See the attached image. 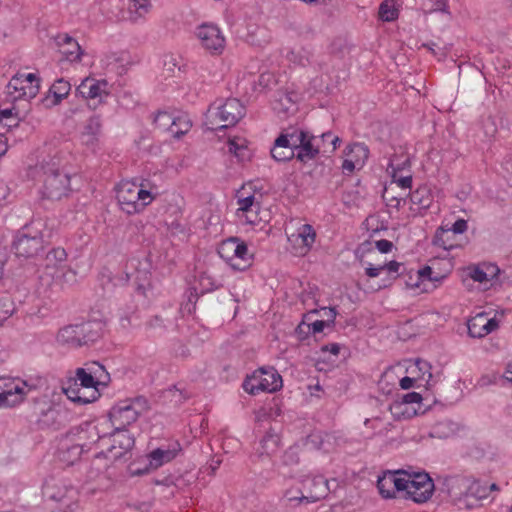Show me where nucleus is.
Returning a JSON list of instances; mask_svg holds the SVG:
<instances>
[{
	"instance_id": "1",
	"label": "nucleus",
	"mask_w": 512,
	"mask_h": 512,
	"mask_svg": "<svg viewBox=\"0 0 512 512\" xmlns=\"http://www.w3.org/2000/svg\"><path fill=\"white\" fill-rule=\"evenodd\" d=\"M104 378H108L104 366L98 362L87 363L62 383V391L72 402L88 404L100 397L98 385L105 383Z\"/></svg>"
},
{
	"instance_id": "2",
	"label": "nucleus",
	"mask_w": 512,
	"mask_h": 512,
	"mask_svg": "<svg viewBox=\"0 0 512 512\" xmlns=\"http://www.w3.org/2000/svg\"><path fill=\"white\" fill-rule=\"evenodd\" d=\"M115 192L120 210L128 215L140 214L159 195L157 186L147 181H121Z\"/></svg>"
},
{
	"instance_id": "3",
	"label": "nucleus",
	"mask_w": 512,
	"mask_h": 512,
	"mask_svg": "<svg viewBox=\"0 0 512 512\" xmlns=\"http://www.w3.org/2000/svg\"><path fill=\"white\" fill-rule=\"evenodd\" d=\"M291 134L298 138L297 143H295V156L301 162L314 159L320 152L324 154L333 153L340 142L339 137L331 132L314 136L303 130H294Z\"/></svg>"
},
{
	"instance_id": "4",
	"label": "nucleus",
	"mask_w": 512,
	"mask_h": 512,
	"mask_svg": "<svg viewBox=\"0 0 512 512\" xmlns=\"http://www.w3.org/2000/svg\"><path fill=\"white\" fill-rule=\"evenodd\" d=\"M387 172L391 176L392 181L389 186L385 187L383 198L386 201L395 202V204L392 205L397 207L400 205V202L403 200V198L402 196L395 197L393 195V185L406 190L410 189L412 184L409 155L404 151H402L400 154H395L390 159Z\"/></svg>"
},
{
	"instance_id": "5",
	"label": "nucleus",
	"mask_w": 512,
	"mask_h": 512,
	"mask_svg": "<svg viewBox=\"0 0 512 512\" xmlns=\"http://www.w3.org/2000/svg\"><path fill=\"white\" fill-rule=\"evenodd\" d=\"M245 115V107L235 98L227 99L221 104H213L208 109L207 120L216 128L235 125Z\"/></svg>"
},
{
	"instance_id": "6",
	"label": "nucleus",
	"mask_w": 512,
	"mask_h": 512,
	"mask_svg": "<svg viewBox=\"0 0 512 512\" xmlns=\"http://www.w3.org/2000/svg\"><path fill=\"white\" fill-rule=\"evenodd\" d=\"M145 409L146 400L143 398L126 399L118 402L109 412V418L115 431L126 430Z\"/></svg>"
},
{
	"instance_id": "7",
	"label": "nucleus",
	"mask_w": 512,
	"mask_h": 512,
	"mask_svg": "<svg viewBox=\"0 0 512 512\" xmlns=\"http://www.w3.org/2000/svg\"><path fill=\"white\" fill-rule=\"evenodd\" d=\"M219 256L234 270L243 271L251 265L252 255L247 244L238 237L223 240L218 248Z\"/></svg>"
},
{
	"instance_id": "8",
	"label": "nucleus",
	"mask_w": 512,
	"mask_h": 512,
	"mask_svg": "<svg viewBox=\"0 0 512 512\" xmlns=\"http://www.w3.org/2000/svg\"><path fill=\"white\" fill-rule=\"evenodd\" d=\"M282 385V377L275 368L261 367L246 377L243 389L251 395H256L259 392H276Z\"/></svg>"
},
{
	"instance_id": "9",
	"label": "nucleus",
	"mask_w": 512,
	"mask_h": 512,
	"mask_svg": "<svg viewBox=\"0 0 512 512\" xmlns=\"http://www.w3.org/2000/svg\"><path fill=\"white\" fill-rule=\"evenodd\" d=\"M403 478L407 480L403 487V497L416 503L429 500L434 492V483L425 472L403 471Z\"/></svg>"
},
{
	"instance_id": "10",
	"label": "nucleus",
	"mask_w": 512,
	"mask_h": 512,
	"mask_svg": "<svg viewBox=\"0 0 512 512\" xmlns=\"http://www.w3.org/2000/svg\"><path fill=\"white\" fill-rule=\"evenodd\" d=\"M40 78L36 73H17L7 87V98L10 101L31 100L39 93Z\"/></svg>"
},
{
	"instance_id": "11",
	"label": "nucleus",
	"mask_w": 512,
	"mask_h": 512,
	"mask_svg": "<svg viewBox=\"0 0 512 512\" xmlns=\"http://www.w3.org/2000/svg\"><path fill=\"white\" fill-rule=\"evenodd\" d=\"M43 171L44 195L51 199H59L69 190L70 177L62 173L59 163L52 160L41 165Z\"/></svg>"
},
{
	"instance_id": "12",
	"label": "nucleus",
	"mask_w": 512,
	"mask_h": 512,
	"mask_svg": "<svg viewBox=\"0 0 512 512\" xmlns=\"http://www.w3.org/2000/svg\"><path fill=\"white\" fill-rule=\"evenodd\" d=\"M35 389L19 378H0V407H13L24 401L27 393Z\"/></svg>"
},
{
	"instance_id": "13",
	"label": "nucleus",
	"mask_w": 512,
	"mask_h": 512,
	"mask_svg": "<svg viewBox=\"0 0 512 512\" xmlns=\"http://www.w3.org/2000/svg\"><path fill=\"white\" fill-rule=\"evenodd\" d=\"M50 237V234L45 235L42 231L25 230L19 231L14 240V249L17 256L30 258L38 254L48 243L44 238Z\"/></svg>"
},
{
	"instance_id": "14",
	"label": "nucleus",
	"mask_w": 512,
	"mask_h": 512,
	"mask_svg": "<svg viewBox=\"0 0 512 512\" xmlns=\"http://www.w3.org/2000/svg\"><path fill=\"white\" fill-rule=\"evenodd\" d=\"M289 250L295 256H305L315 242L316 232L313 226H291L286 231Z\"/></svg>"
},
{
	"instance_id": "15",
	"label": "nucleus",
	"mask_w": 512,
	"mask_h": 512,
	"mask_svg": "<svg viewBox=\"0 0 512 512\" xmlns=\"http://www.w3.org/2000/svg\"><path fill=\"white\" fill-rule=\"evenodd\" d=\"M76 92L84 99L89 100L91 102L90 105L96 108L109 95L108 82L87 77L78 85Z\"/></svg>"
},
{
	"instance_id": "16",
	"label": "nucleus",
	"mask_w": 512,
	"mask_h": 512,
	"mask_svg": "<svg viewBox=\"0 0 512 512\" xmlns=\"http://www.w3.org/2000/svg\"><path fill=\"white\" fill-rule=\"evenodd\" d=\"M445 486L449 496L453 499H461L464 496L475 495L485 497L478 491V482L471 477L455 475L445 479Z\"/></svg>"
},
{
	"instance_id": "17",
	"label": "nucleus",
	"mask_w": 512,
	"mask_h": 512,
	"mask_svg": "<svg viewBox=\"0 0 512 512\" xmlns=\"http://www.w3.org/2000/svg\"><path fill=\"white\" fill-rule=\"evenodd\" d=\"M196 35L204 49L211 54H221L225 48V38L215 25L203 24L198 27Z\"/></svg>"
},
{
	"instance_id": "18",
	"label": "nucleus",
	"mask_w": 512,
	"mask_h": 512,
	"mask_svg": "<svg viewBox=\"0 0 512 512\" xmlns=\"http://www.w3.org/2000/svg\"><path fill=\"white\" fill-rule=\"evenodd\" d=\"M404 470L386 471L379 476L377 481V488L383 498L391 499L396 498L397 494L403 495L404 483L407 480L403 478Z\"/></svg>"
},
{
	"instance_id": "19",
	"label": "nucleus",
	"mask_w": 512,
	"mask_h": 512,
	"mask_svg": "<svg viewBox=\"0 0 512 512\" xmlns=\"http://www.w3.org/2000/svg\"><path fill=\"white\" fill-rule=\"evenodd\" d=\"M237 213L240 217V213L245 215L246 224H255V218H252L249 214L255 213L258 208V204L255 199V187L253 183L244 184L237 191Z\"/></svg>"
},
{
	"instance_id": "20",
	"label": "nucleus",
	"mask_w": 512,
	"mask_h": 512,
	"mask_svg": "<svg viewBox=\"0 0 512 512\" xmlns=\"http://www.w3.org/2000/svg\"><path fill=\"white\" fill-rule=\"evenodd\" d=\"M369 156V149L361 143H354L346 147L345 158L342 164L344 172L352 173L356 169H361Z\"/></svg>"
},
{
	"instance_id": "21",
	"label": "nucleus",
	"mask_w": 512,
	"mask_h": 512,
	"mask_svg": "<svg viewBox=\"0 0 512 512\" xmlns=\"http://www.w3.org/2000/svg\"><path fill=\"white\" fill-rule=\"evenodd\" d=\"M467 327L471 337L482 338L497 330L499 321L496 316L489 318L487 313L481 312L469 319Z\"/></svg>"
},
{
	"instance_id": "22",
	"label": "nucleus",
	"mask_w": 512,
	"mask_h": 512,
	"mask_svg": "<svg viewBox=\"0 0 512 512\" xmlns=\"http://www.w3.org/2000/svg\"><path fill=\"white\" fill-rule=\"evenodd\" d=\"M466 229L467 226H439L433 242L445 250H451L460 244L458 238Z\"/></svg>"
},
{
	"instance_id": "23",
	"label": "nucleus",
	"mask_w": 512,
	"mask_h": 512,
	"mask_svg": "<svg viewBox=\"0 0 512 512\" xmlns=\"http://www.w3.org/2000/svg\"><path fill=\"white\" fill-rule=\"evenodd\" d=\"M298 138L291 133L281 134L271 149L272 157L277 161L290 160L295 156V143Z\"/></svg>"
},
{
	"instance_id": "24",
	"label": "nucleus",
	"mask_w": 512,
	"mask_h": 512,
	"mask_svg": "<svg viewBox=\"0 0 512 512\" xmlns=\"http://www.w3.org/2000/svg\"><path fill=\"white\" fill-rule=\"evenodd\" d=\"M499 272L500 270L497 265L487 262L472 264L463 270V273L467 278L479 283H486L492 280L497 277Z\"/></svg>"
},
{
	"instance_id": "25",
	"label": "nucleus",
	"mask_w": 512,
	"mask_h": 512,
	"mask_svg": "<svg viewBox=\"0 0 512 512\" xmlns=\"http://www.w3.org/2000/svg\"><path fill=\"white\" fill-rule=\"evenodd\" d=\"M102 122L99 116L90 117L80 134L81 144L88 149L95 151L99 145V138L101 134Z\"/></svg>"
},
{
	"instance_id": "26",
	"label": "nucleus",
	"mask_w": 512,
	"mask_h": 512,
	"mask_svg": "<svg viewBox=\"0 0 512 512\" xmlns=\"http://www.w3.org/2000/svg\"><path fill=\"white\" fill-rule=\"evenodd\" d=\"M303 489L306 494H303L301 499L311 502L324 498L329 492L328 482L323 476L307 477L303 481Z\"/></svg>"
},
{
	"instance_id": "27",
	"label": "nucleus",
	"mask_w": 512,
	"mask_h": 512,
	"mask_svg": "<svg viewBox=\"0 0 512 512\" xmlns=\"http://www.w3.org/2000/svg\"><path fill=\"white\" fill-rule=\"evenodd\" d=\"M60 53V62H79L82 58L83 51L79 43L68 35H60L57 40Z\"/></svg>"
},
{
	"instance_id": "28",
	"label": "nucleus",
	"mask_w": 512,
	"mask_h": 512,
	"mask_svg": "<svg viewBox=\"0 0 512 512\" xmlns=\"http://www.w3.org/2000/svg\"><path fill=\"white\" fill-rule=\"evenodd\" d=\"M181 450L182 447L178 441L170 442L167 446H161L150 452V463L152 466L158 468L175 459Z\"/></svg>"
},
{
	"instance_id": "29",
	"label": "nucleus",
	"mask_w": 512,
	"mask_h": 512,
	"mask_svg": "<svg viewBox=\"0 0 512 512\" xmlns=\"http://www.w3.org/2000/svg\"><path fill=\"white\" fill-rule=\"evenodd\" d=\"M67 252L64 248L57 247L50 250L44 259V273L48 276L55 275L58 270L66 265Z\"/></svg>"
},
{
	"instance_id": "30",
	"label": "nucleus",
	"mask_w": 512,
	"mask_h": 512,
	"mask_svg": "<svg viewBox=\"0 0 512 512\" xmlns=\"http://www.w3.org/2000/svg\"><path fill=\"white\" fill-rule=\"evenodd\" d=\"M226 146L228 152L233 154L239 161H246L251 158L248 141L242 136L228 137Z\"/></svg>"
},
{
	"instance_id": "31",
	"label": "nucleus",
	"mask_w": 512,
	"mask_h": 512,
	"mask_svg": "<svg viewBox=\"0 0 512 512\" xmlns=\"http://www.w3.org/2000/svg\"><path fill=\"white\" fill-rule=\"evenodd\" d=\"M79 325L82 346L97 341L104 331V325L100 321H88Z\"/></svg>"
},
{
	"instance_id": "32",
	"label": "nucleus",
	"mask_w": 512,
	"mask_h": 512,
	"mask_svg": "<svg viewBox=\"0 0 512 512\" xmlns=\"http://www.w3.org/2000/svg\"><path fill=\"white\" fill-rule=\"evenodd\" d=\"M80 334L78 324L67 325L58 331L56 340L62 346L80 347L82 346Z\"/></svg>"
},
{
	"instance_id": "33",
	"label": "nucleus",
	"mask_w": 512,
	"mask_h": 512,
	"mask_svg": "<svg viewBox=\"0 0 512 512\" xmlns=\"http://www.w3.org/2000/svg\"><path fill=\"white\" fill-rule=\"evenodd\" d=\"M62 416L59 409L50 406L41 413L38 423L42 428L58 430L64 425Z\"/></svg>"
},
{
	"instance_id": "34",
	"label": "nucleus",
	"mask_w": 512,
	"mask_h": 512,
	"mask_svg": "<svg viewBox=\"0 0 512 512\" xmlns=\"http://www.w3.org/2000/svg\"><path fill=\"white\" fill-rule=\"evenodd\" d=\"M410 201L416 206L415 210L421 211L430 207L432 197L427 187H419L410 194Z\"/></svg>"
},
{
	"instance_id": "35",
	"label": "nucleus",
	"mask_w": 512,
	"mask_h": 512,
	"mask_svg": "<svg viewBox=\"0 0 512 512\" xmlns=\"http://www.w3.org/2000/svg\"><path fill=\"white\" fill-rule=\"evenodd\" d=\"M364 425L366 428L373 430V432L367 435L368 438L378 435H386L391 430V424L389 422H384L380 417L366 419Z\"/></svg>"
},
{
	"instance_id": "36",
	"label": "nucleus",
	"mask_w": 512,
	"mask_h": 512,
	"mask_svg": "<svg viewBox=\"0 0 512 512\" xmlns=\"http://www.w3.org/2000/svg\"><path fill=\"white\" fill-rule=\"evenodd\" d=\"M76 271L69 265H65L63 268L57 271L51 278L53 281L61 286L71 285L76 282Z\"/></svg>"
},
{
	"instance_id": "37",
	"label": "nucleus",
	"mask_w": 512,
	"mask_h": 512,
	"mask_svg": "<svg viewBox=\"0 0 512 512\" xmlns=\"http://www.w3.org/2000/svg\"><path fill=\"white\" fill-rule=\"evenodd\" d=\"M71 90V84L69 81L61 78L56 80L50 88V92L55 97L54 104L60 103L63 99H65Z\"/></svg>"
},
{
	"instance_id": "38",
	"label": "nucleus",
	"mask_w": 512,
	"mask_h": 512,
	"mask_svg": "<svg viewBox=\"0 0 512 512\" xmlns=\"http://www.w3.org/2000/svg\"><path fill=\"white\" fill-rule=\"evenodd\" d=\"M152 7L151 0H130L129 11L133 20L149 13Z\"/></svg>"
},
{
	"instance_id": "39",
	"label": "nucleus",
	"mask_w": 512,
	"mask_h": 512,
	"mask_svg": "<svg viewBox=\"0 0 512 512\" xmlns=\"http://www.w3.org/2000/svg\"><path fill=\"white\" fill-rule=\"evenodd\" d=\"M192 124L187 116H179L175 120L172 121L170 126V132L177 138H180L182 135L187 133Z\"/></svg>"
},
{
	"instance_id": "40",
	"label": "nucleus",
	"mask_w": 512,
	"mask_h": 512,
	"mask_svg": "<svg viewBox=\"0 0 512 512\" xmlns=\"http://www.w3.org/2000/svg\"><path fill=\"white\" fill-rule=\"evenodd\" d=\"M15 312V304L9 296L0 298V327Z\"/></svg>"
},
{
	"instance_id": "41",
	"label": "nucleus",
	"mask_w": 512,
	"mask_h": 512,
	"mask_svg": "<svg viewBox=\"0 0 512 512\" xmlns=\"http://www.w3.org/2000/svg\"><path fill=\"white\" fill-rule=\"evenodd\" d=\"M379 17L383 21H393L398 17V11L395 8L393 0H385L379 8Z\"/></svg>"
},
{
	"instance_id": "42",
	"label": "nucleus",
	"mask_w": 512,
	"mask_h": 512,
	"mask_svg": "<svg viewBox=\"0 0 512 512\" xmlns=\"http://www.w3.org/2000/svg\"><path fill=\"white\" fill-rule=\"evenodd\" d=\"M389 410H390L391 414L397 419L410 418L413 414L416 413L415 409L410 411L408 409L407 405H405V403H403L401 401H394L390 405Z\"/></svg>"
},
{
	"instance_id": "43",
	"label": "nucleus",
	"mask_w": 512,
	"mask_h": 512,
	"mask_svg": "<svg viewBox=\"0 0 512 512\" xmlns=\"http://www.w3.org/2000/svg\"><path fill=\"white\" fill-rule=\"evenodd\" d=\"M289 59L300 66H306L310 63V53L306 50H300L298 52L292 51L289 55Z\"/></svg>"
},
{
	"instance_id": "44",
	"label": "nucleus",
	"mask_w": 512,
	"mask_h": 512,
	"mask_svg": "<svg viewBox=\"0 0 512 512\" xmlns=\"http://www.w3.org/2000/svg\"><path fill=\"white\" fill-rule=\"evenodd\" d=\"M176 118H173L169 113L167 112H158L154 117V123L164 129H169L173 120Z\"/></svg>"
},
{
	"instance_id": "45",
	"label": "nucleus",
	"mask_w": 512,
	"mask_h": 512,
	"mask_svg": "<svg viewBox=\"0 0 512 512\" xmlns=\"http://www.w3.org/2000/svg\"><path fill=\"white\" fill-rule=\"evenodd\" d=\"M277 437L274 435H266L261 440V446L265 453L269 454L277 446Z\"/></svg>"
},
{
	"instance_id": "46",
	"label": "nucleus",
	"mask_w": 512,
	"mask_h": 512,
	"mask_svg": "<svg viewBox=\"0 0 512 512\" xmlns=\"http://www.w3.org/2000/svg\"><path fill=\"white\" fill-rule=\"evenodd\" d=\"M431 274H434V271H433L432 267H430V266H425L422 269H419L416 272L417 281L414 284H411V286L419 287V282L420 281L421 282L428 281L429 278L431 277Z\"/></svg>"
},
{
	"instance_id": "47",
	"label": "nucleus",
	"mask_w": 512,
	"mask_h": 512,
	"mask_svg": "<svg viewBox=\"0 0 512 512\" xmlns=\"http://www.w3.org/2000/svg\"><path fill=\"white\" fill-rule=\"evenodd\" d=\"M83 452V447L80 444L72 445L71 447L67 448V451L64 452V455L67 454V459L69 462L73 463L76 461L80 455Z\"/></svg>"
},
{
	"instance_id": "48",
	"label": "nucleus",
	"mask_w": 512,
	"mask_h": 512,
	"mask_svg": "<svg viewBox=\"0 0 512 512\" xmlns=\"http://www.w3.org/2000/svg\"><path fill=\"white\" fill-rule=\"evenodd\" d=\"M448 0H428V8L430 12H447Z\"/></svg>"
},
{
	"instance_id": "49",
	"label": "nucleus",
	"mask_w": 512,
	"mask_h": 512,
	"mask_svg": "<svg viewBox=\"0 0 512 512\" xmlns=\"http://www.w3.org/2000/svg\"><path fill=\"white\" fill-rule=\"evenodd\" d=\"M422 401V396L417 392H409L402 397L401 402L405 403V405L420 403Z\"/></svg>"
},
{
	"instance_id": "50",
	"label": "nucleus",
	"mask_w": 512,
	"mask_h": 512,
	"mask_svg": "<svg viewBox=\"0 0 512 512\" xmlns=\"http://www.w3.org/2000/svg\"><path fill=\"white\" fill-rule=\"evenodd\" d=\"M323 311V317H325V321L329 324V325H332L334 324V320L336 318V315H337V312H336V309L335 308H322L321 309Z\"/></svg>"
},
{
	"instance_id": "51",
	"label": "nucleus",
	"mask_w": 512,
	"mask_h": 512,
	"mask_svg": "<svg viewBox=\"0 0 512 512\" xmlns=\"http://www.w3.org/2000/svg\"><path fill=\"white\" fill-rule=\"evenodd\" d=\"M375 246L381 253H389L392 250L393 244L391 241L382 239L376 241Z\"/></svg>"
},
{
	"instance_id": "52",
	"label": "nucleus",
	"mask_w": 512,
	"mask_h": 512,
	"mask_svg": "<svg viewBox=\"0 0 512 512\" xmlns=\"http://www.w3.org/2000/svg\"><path fill=\"white\" fill-rule=\"evenodd\" d=\"M382 271H384V267L382 265L373 266L372 264H369V266L365 268V274L370 278L379 276Z\"/></svg>"
},
{
	"instance_id": "53",
	"label": "nucleus",
	"mask_w": 512,
	"mask_h": 512,
	"mask_svg": "<svg viewBox=\"0 0 512 512\" xmlns=\"http://www.w3.org/2000/svg\"><path fill=\"white\" fill-rule=\"evenodd\" d=\"M325 326H330L325 320H316L311 324V329L314 334L323 331Z\"/></svg>"
},
{
	"instance_id": "54",
	"label": "nucleus",
	"mask_w": 512,
	"mask_h": 512,
	"mask_svg": "<svg viewBox=\"0 0 512 512\" xmlns=\"http://www.w3.org/2000/svg\"><path fill=\"white\" fill-rule=\"evenodd\" d=\"M382 266L384 267V270H387L390 273H398L402 265L397 261H390Z\"/></svg>"
},
{
	"instance_id": "55",
	"label": "nucleus",
	"mask_w": 512,
	"mask_h": 512,
	"mask_svg": "<svg viewBox=\"0 0 512 512\" xmlns=\"http://www.w3.org/2000/svg\"><path fill=\"white\" fill-rule=\"evenodd\" d=\"M274 80V77L271 73H262L259 76V84L264 87L269 86V84Z\"/></svg>"
},
{
	"instance_id": "56",
	"label": "nucleus",
	"mask_w": 512,
	"mask_h": 512,
	"mask_svg": "<svg viewBox=\"0 0 512 512\" xmlns=\"http://www.w3.org/2000/svg\"><path fill=\"white\" fill-rule=\"evenodd\" d=\"M321 350L323 352H330L331 354L333 355H338L339 354V351H340V346L339 344L337 343H332V344H329V345H324L322 346Z\"/></svg>"
},
{
	"instance_id": "57",
	"label": "nucleus",
	"mask_w": 512,
	"mask_h": 512,
	"mask_svg": "<svg viewBox=\"0 0 512 512\" xmlns=\"http://www.w3.org/2000/svg\"><path fill=\"white\" fill-rule=\"evenodd\" d=\"M415 379L411 377H403L400 380V387L404 390L411 388L414 384Z\"/></svg>"
},
{
	"instance_id": "58",
	"label": "nucleus",
	"mask_w": 512,
	"mask_h": 512,
	"mask_svg": "<svg viewBox=\"0 0 512 512\" xmlns=\"http://www.w3.org/2000/svg\"><path fill=\"white\" fill-rule=\"evenodd\" d=\"M372 243L370 241L363 242L356 250V255L358 256L360 253L363 255L366 251L371 250Z\"/></svg>"
},
{
	"instance_id": "59",
	"label": "nucleus",
	"mask_w": 512,
	"mask_h": 512,
	"mask_svg": "<svg viewBox=\"0 0 512 512\" xmlns=\"http://www.w3.org/2000/svg\"><path fill=\"white\" fill-rule=\"evenodd\" d=\"M6 138L0 134V158L7 152Z\"/></svg>"
},
{
	"instance_id": "60",
	"label": "nucleus",
	"mask_w": 512,
	"mask_h": 512,
	"mask_svg": "<svg viewBox=\"0 0 512 512\" xmlns=\"http://www.w3.org/2000/svg\"><path fill=\"white\" fill-rule=\"evenodd\" d=\"M445 278V275H441L439 273L434 272V274H431V277L428 281L434 282V283H440Z\"/></svg>"
},
{
	"instance_id": "61",
	"label": "nucleus",
	"mask_w": 512,
	"mask_h": 512,
	"mask_svg": "<svg viewBox=\"0 0 512 512\" xmlns=\"http://www.w3.org/2000/svg\"><path fill=\"white\" fill-rule=\"evenodd\" d=\"M221 462L222 461L220 459L212 460V463L210 466H211L213 472L220 466Z\"/></svg>"
},
{
	"instance_id": "62",
	"label": "nucleus",
	"mask_w": 512,
	"mask_h": 512,
	"mask_svg": "<svg viewBox=\"0 0 512 512\" xmlns=\"http://www.w3.org/2000/svg\"><path fill=\"white\" fill-rule=\"evenodd\" d=\"M489 382H490V380L488 379V377H482L479 380V384L482 385V386L487 385Z\"/></svg>"
},
{
	"instance_id": "63",
	"label": "nucleus",
	"mask_w": 512,
	"mask_h": 512,
	"mask_svg": "<svg viewBox=\"0 0 512 512\" xmlns=\"http://www.w3.org/2000/svg\"><path fill=\"white\" fill-rule=\"evenodd\" d=\"M504 377L508 380V381H512V371H507L506 374L504 375Z\"/></svg>"
},
{
	"instance_id": "64",
	"label": "nucleus",
	"mask_w": 512,
	"mask_h": 512,
	"mask_svg": "<svg viewBox=\"0 0 512 512\" xmlns=\"http://www.w3.org/2000/svg\"><path fill=\"white\" fill-rule=\"evenodd\" d=\"M133 444V440L131 438H127V443L125 444L124 448H129Z\"/></svg>"
}]
</instances>
